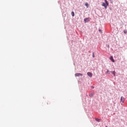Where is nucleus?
Segmentation results:
<instances>
[{
    "instance_id": "nucleus-6",
    "label": "nucleus",
    "mask_w": 127,
    "mask_h": 127,
    "mask_svg": "<svg viewBox=\"0 0 127 127\" xmlns=\"http://www.w3.org/2000/svg\"><path fill=\"white\" fill-rule=\"evenodd\" d=\"M110 60H111V61H112V62L114 63L115 62V60H114V58H113V57H110Z\"/></svg>"
},
{
    "instance_id": "nucleus-14",
    "label": "nucleus",
    "mask_w": 127,
    "mask_h": 127,
    "mask_svg": "<svg viewBox=\"0 0 127 127\" xmlns=\"http://www.w3.org/2000/svg\"><path fill=\"white\" fill-rule=\"evenodd\" d=\"M89 96H90V97H93V93H92L91 94H90Z\"/></svg>"
},
{
    "instance_id": "nucleus-1",
    "label": "nucleus",
    "mask_w": 127,
    "mask_h": 127,
    "mask_svg": "<svg viewBox=\"0 0 127 127\" xmlns=\"http://www.w3.org/2000/svg\"><path fill=\"white\" fill-rule=\"evenodd\" d=\"M102 6H104L105 8H106L108 6H109V4H107L106 3L103 2L102 4Z\"/></svg>"
},
{
    "instance_id": "nucleus-11",
    "label": "nucleus",
    "mask_w": 127,
    "mask_h": 127,
    "mask_svg": "<svg viewBox=\"0 0 127 127\" xmlns=\"http://www.w3.org/2000/svg\"><path fill=\"white\" fill-rule=\"evenodd\" d=\"M124 32L125 34H127V30H124Z\"/></svg>"
},
{
    "instance_id": "nucleus-16",
    "label": "nucleus",
    "mask_w": 127,
    "mask_h": 127,
    "mask_svg": "<svg viewBox=\"0 0 127 127\" xmlns=\"http://www.w3.org/2000/svg\"><path fill=\"white\" fill-rule=\"evenodd\" d=\"M99 31H100V32H101V31H102V30L99 29Z\"/></svg>"
},
{
    "instance_id": "nucleus-17",
    "label": "nucleus",
    "mask_w": 127,
    "mask_h": 127,
    "mask_svg": "<svg viewBox=\"0 0 127 127\" xmlns=\"http://www.w3.org/2000/svg\"><path fill=\"white\" fill-rule=\"evenodd\" d=\"M93 57H94V55H93Z\"/></svg>"
},
{
    "instance_id": "nucleus-9",
    "label": "nucleus",
    "mask_w": 127,
    "mask_h": 127,
    "mask_svg": "<svg viewBox=\"0 0 127 127\" xmlns=\"http://www.w3.org/2000/svg\"><path fill=\"white\" fill-rule=\"evenodd\" d=\"M112 74H113L114 76H116V71H114L112 72Z\"/></svg>"
},
{
    "instance_id": "nucleus-5",
    "label": "nucleus",
    "mask_w": 127,
    "mask_h": 127,
    "mask_svg": "<svg viewBox=\"0 0 127 127\" xmlns=\"http://www.w3.org/2000/svg\"><path fill=\"white\" fill-rule=\"evenodd\" d=\"M121 102H122V103H124V102H125V97L123 96L121 97Z\"/></svg>"
},
{
    "instance_id": "nucleus-7",
    "label": "nucleus",
    "mask_w": 127,
    "mask_h": 127,
    "mask_svg": "<svg viewBox=\"0 0 127 127\" xmlns=\"http://www.w3.org/2000/svg\"><path fill=\"white\" fill-rule=\"evenodd\" d=\"M85 5H86V7H89V3L88 2H86Z\"/></svg>"
},
{
    "instance_id": "nucleus-12",
    "label": "nucleus",
    "mask_w": 127,
    "mask_h": 127,
    "mask_svg": "<svg viewBox=\"0 0 127 127\" xmlns=\"http://www.w3.org/2000/svg\"><path fill=\"white\" fill-rule=\"evenodd\" d=\"M104 1L107 3V4H109V2L107 0H104Z\"/></svg>"
},
{
    "instance_id": "nucleus-2",
    "label": "nucleus",
    "mask_w": 127,
    "mask_h": 127,
    "mask_svg": "<svg viewBox=\"0 0 127 127\" xmlns=\"http://www.w3.org/2000/svg\"><path fill=\"white\" fill-rule=\"evenodd\" d=\"M87 74L88 76H89V77H90V78H92V77L93 76V74L92 73V72H88Z\"/></svg>"
},
{
    "instance_id": "nucleus-3",
    "label": "nucleus",
    "mask_w": 127,
    "mask_h": 127,
    "mask_svg": "<svg viewBox=\"0 0 127 127\" xmlns=\"http://www.w3.org/2000/svg\"><path fill=\"white\" fill-rule=\"evenodd\" d=\"M75 77H79L80 76H83V74L81 73H76L75 74Z\"/></svg>"
},
{
    "instance_id": "nucleus-10",
    "label": "nucleus",
    "mask_w": 127,
    "mask_h": 127,
    "mask_svg": "<svg viewBox=\"0 0 127 127\" xmlns=\"http://www.w3.org/2000/svg\"><path fill=\"white\" fill-rule=\"evenodd\" d=\"M95 121H96L97 122H100V119H98V118H95Z\"/></svg>"
},
{
    "instance_id": "nucleus-13",
    "label": "nucleus",
    "mask_w": 127,
    "mask_h": 127,
    "mask_svg": "<svg viewBox=\"0 0 127 127\" xmlns=\"http://www.w3.org/2000/svg\"><path fill=\"white\" fill-rule=\"evenodd\" d=\"M107 74H110V70H109V69L107 70Z\"/></svg>"
},
{
    "instance_id": "nucleus-8",
    "label": "nucleus",
    "mask_w": 127,
    "mask_h": 127,
    "mask_svg": "<svg viewBox=\"0 0 127 127\" xmlns=\"http://www.w3.org/2000/svg\"><path fill=\"white\" fill-rule=\"evenodd\" d=\"M71 15L72 16H75V13L74 12H71Z\"/></svg>"
},
{
    "instance_id": "nucleus-15",
    "label": "nucleus",
    "mask_w": 127,
    "mask_h": 127,
    "mask_svg": "<svg viewBox=\"0 0 127 127\" xmlns=\"http://www.w3.org/2000/svg\"><path fill=\"white\" fill-rule=\"evenodd\" d=\"M92 89H94V86H91Z\"/></svg>"
},
{
    "instance_id": "nucleus-4",
    "label": "nucleus",
    "mask_w": 127,
    "mask_h": 127,
    "mask_svg": "<svg viewBox=\"0 0 127 127\" xmlns=\"http://www.w3.org/2000/svg\"><path fill=\"white\" fill-rule=\"evenodd\" d=\"M90 20V18H86L84 19V22L85 23H87V22H88Z\"/></svg>"
}]
</instances>
